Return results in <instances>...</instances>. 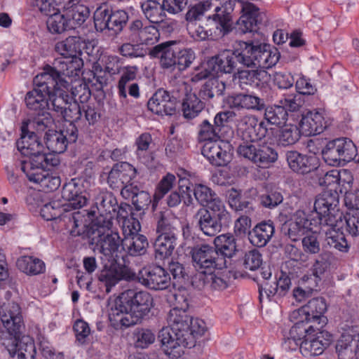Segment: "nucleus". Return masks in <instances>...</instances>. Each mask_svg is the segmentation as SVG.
<instances>
[{"mask_svg": "<svg viewBox=\"0 0 359 359\" xmlns=\"http://www.w3.org/2000/svg\"><path fill=\"white\" fill-rule=\"evenodd\" d=\"M280 54L269 44L253 41H236L232 50H224L208 59V66L215 73L231 74L244 67L271 68Z\"/></svg>", "mask_w": 359, "mask_h": 359, "instance_id": "nucleus-1", "label": "nucleus"}, {"mask_svg": "<svg viewBox=\"0 0 359 359\" xmlns=\"http://www.w3.org/2000/svg\"><path fill=\"white\" fill-rule=\"evenodd\" d=\"M169 327L162 328L158 335L164 353L172 359L184 353V348H191L196 339L204 334L205 323L193 319L187 310L172 309L167 318Z\"/></svg>", "mask_w": 359, "mask_h": 359, "instance_id": "nucleus-2", "label": "nucleus"}, {"mask_svg": "<svg viewBox=\"0 0 359 359\" xmlns=\"http://www.w3.org/2000/svg\"><path fill=\"white\" fill-rule=\"evenodd\" d=\"M152 306L153 297L148 292L127 290L115 299L109 319L116 329L128 327L140 323Z\"/></svg>", "mask_w": 359, "mask_h": 359, "instance_id": "nucleus-3", "label": "nucleus"}, {"mask_svg": "<svg viewBox=\"0 0 359 359\" xmlns=\"http://www.w3.org/2000/svg\"><path fill=\"white\" fill-rule=\"evenodd\" d=\"M111 228L104 224H91L86 234L89 245L97 248L108 261H116L118 253L123 249V239Z\"/></svg>", "mask_w": 359, "mask_h": 359, "instance_id": "nucleus-4", "label": "nucleus"}, {"mask_svg": "<svg viewBox=\"0 0 359 359\" xmlns=\"http://www.w3.org/2000/svg\"><path fill=\"white\" fill-rule=\"evenodd\" d=\"M231 222L230 214L225 210L217 208V212H212L206 208H200L192 217V224L196 228L208 236H215L223 226Z\"/></svg>", "mask_w": 359, "mask_h": 359, "instance_id": "nucleus-5", "label": "nucleus"}, {"mask_svg": "<svg viewBox=\"0 0 359 359\" xmlns=\"http://www.w3.org/2000/svg\"><path fill=\"white\" fill-rule=\"evenodd\" d=\"M192 262L197 273H207L227 267L226 259L214 246L202 244L191 248Z\"/></svg>", "mask_w": 359, "mask_h": 359, "instance_id": "nucleus-6", "label": "nucleus"}, {"mask_svg": "<svg viewBox=\"0 0 359 359\" xmlns=\"http://www.w3.org/2000/svg\"><path fill=\"white\" fill-rule=\"evenodd\" d=\"M323 158L330 165H339L341 162H349L357 154L356 147L348 138L341 137L330 141L321 150Z\"/></svg>", "mask_w": 359, "mask_h": 359, "instance_id": "nucleus-7", "label": "nucleus"}, {"mask_svg": "<svg viewBox=\"0 0 359 359\" xmlns=\"http://www.w3.org/2000/svg\"><path fill=\"white\" fill-rule=\"evenodd\" d=\"M34 88L27 92L25 103L28 109L35 111H46L50 107L48 96L54 89L53 79L37 74L33 79Z\"/></svg>", "mask_w": 359, "mask_h": 359, "instance_id": "nucleus-8", "label": "nucleus"}, {"mask_svg": "<svg viewBox=\"0 0 359 359\" xmlns=\"http://www.w3.org/2000/svg\"><path fill=\"white\" fill-rule=\"evenodd\" d=\"M238 154L260 168H269L278 159V152L271 144L266 143L240 144Z\"/></svg>", "mask_w": 359, "mask_h": 359, "instance_id": "nucleus-9", "label": "nucleus"}, {"mask_svg": "<svg viewBox=\"0 0 359 359\" xmlns=\"http://www.w3.org/2000/svg\"><path fill=\"white\" fill-rule=\"evenodd\" d=\"M327 303L323 297L313 298L306 304L292 313L293 318H303L307 323L320 330L327 323V318L324 313L327 311Z\"/></svg>", "mask_w": 359, "mask_h": 359, "instance_id": "nucleus-10", "label": "nucleus"}, {"mask_svg": "<svg viewBox=\"0 0 359 359\" xmlns=\"http://www.w3.org/2000/svg\"><path fill=\"white\" fill-rule=\"evenodd\" d=\"M234 6L233 0H209V11L213 9L214 13L208 15V20H212L222 36L231 31V13Z\"/></svg>", "mask_w": 359, "mask_h": 359, "instance_id": "nucleus-11", "label": "nucleus"}, {"mask_svg": "<svg viewBox=\"0 0 359 359\" xmlns=\"http://www.w3.org/2000/svg\"><path fill=\"white\" fill-rule=\"evenodd\" d=\"M237 130L240 134L243 142L257 144L264 138L268 133L266 123L259 121L255 115H245L242 116L237 122Z\"/></svg>", "mask_w": 359, "mask_h": 359, "instance_id": "nucleus-12", "label": "nucleus"}, {"mask_svg": "<svg viewBox=\"0 0 359 359\" xmlns=\"http://www.w3.org/2000/svg\"><path fill=\"white\" fill-rule=\"evenodd\" d=\"M135 280L144 287L154 290H163L171 284L170 273L160 266L143 267L136 274Z\"/></svg>", "mask_w": 359, "mask_h": 359, "instance_id": "nucleus-13", "label": "nucleus"}, {"mask_svg": "<svg viewBox=\"0 0 359 359\" xmlns=\"http://www.w3.org/2000/svg\"><path fill=\"white\" fill-rule=\"evenodd\" d=\"M135 278L136 273L135 272L128 268L117 264L116 260H110L108 261L107 264H104L103 269L98 275V280L105 287L107 293L110 292L111 288L120 280L123 279L134 280Z\"/></svg>", "mask_w": 359, "mask_h": 359, "instance_id": "nucleus-14", "label": "nucleus"}, {"mask_svg": "<svg viewBox=\"0 0 359 359\" xmlns=\"http://www.w3.org/2000/svg\"><path fill=\"white\" fill-rule=\"evenodd\" d=\"M231 146L229 140L222 139L205 142L202 154L215 166H224L230 162Z\"/></svg>", "mask_w": 359, "mask_h": 359, "instance_id": "nucleus-15", "label": "nucleus"}, {"mask_svg": "<svg viewBox=\"0 0 359 359\" xmlns=\"http://www.w3.org/2000/svg\"><path fill=\"white\" fill-rule=\"evenodd\" d=\"M0 319L4 327L10 333H22L25 325L20 306L13 302L4 303L0 307Z\"/></svg>", "mask_w": 359, "mask_h": 359, "instance_id": "nucleus-16", "label": "nucleus"}, {"mask_svg": "<svg viewBox=\"0 0 359 359\" xmlns=\"http://www.w3.org/2000/svg\"><path fill=\"white\" fill-rule=\"evenodd\" d=\"M96 205L100 215L92 224H104L105 226H112V219L117 215L119 205L116 197L111 193H103L96 198Z\"/></svg>", "mask_w": 359, "mask_h": 359, "instance_id": "nucleus-17", "label": "nucleus"}, {"mask_svg": "<svg viewBox=\"0 0 359 359\" xmlns=\"http://www.w3.org/2000/svg\"><path fill=\"white\" fill-rule=\"evenodd\" d=\"M128 31L129 40L141 46L152 45L157 42L160 37L159 32L155 26H144L140 20L132 21L128 25Z\"/></svg>", "mask_w": 359, "mask_h": 359, "instance_id": "nucleus-18", "label": "nucleus"}, {"mask_svg": "<svg viewBox=\"0 0 359 359\" xmlns=\"http://www.w3.org/2000/svg\"><path fill=\"white\" fill-rule=\"evenodd\" d=\"M137 169L127 162L114 165L107 177V183L112 189H123L137 175Z\"/></svg>", "mask_w": 359, "mask_h": 359, "instance_id": "nucleus-19", "label": "nucleus"}, {"mask_svg": "<svg viewBox=\"0 0 359 359\" xmlns=\"http://www.w3.org/2000/svg\"><path fill=\"white\" fill-rule=\"evenodd\" d=\"M179 43L176 41H168L161 43L149 50L151 57L158 58L162 69H172L175 67L176 56Z\"/></svg>", "mask_w": 359, "mask_h": 359, "instance_id": "nucleus-20", "label": "nucleus"}, {"mask_svg": "<svg viewBox=\"0 0 359 359\" xmlns=\"http://www.w3.org/2000/svg\"><path fill=\"white\" fill-rule=\"evenodd\" d=\"M177 99L162 88L156 91L147 102L149 110L153 113L163 116L173 114L177 108Z\"/></svg>", "mask_w": 359, "mask_h": 359, "instance_id": "nucleus-21", "label": "nucleus"}, {"mask_svg": "<svg viewBox=\"0 0 359 359\" xmlns=\"http://www.w3.org/2000/svg\"><path fill=\"white\" fill-rule=\"evenodd\" d=\"M331 341L332 335L328 332L323 329L316 330L301 342L300 350L311 355H318L323 353Z\"/></svg>", "mask_w": 359, "mask_h": 359, "instance_id": "nucleus-22", "label": "nucleus"}, {"mask_svg": "<svg viewBox=\"0 0 359 359\" xmlns=\"http://www.w3.org/2000/svg\"><path fill=\"white\" fill-rule=\"evenodd\" d=\"M243 14L237 21V26L241 33L257 32L264 15L259 9L251 3L243 5Z\"/></svg>", "mask_w": 359, "mask_h": 359, "instance_id": "nucleus-23", "label": "nucleus"}, {"mask_svg": "<svg viewBox=\"0 0 359 359\" xmlns=\"http://www.w3.org/2000/svg\"><path fill=\"white\" fill-rule=\"evenodd\" d=\"M285 156L289 167L297 173L306 175L318 168L316 156L302 154L297 151H288Z\"/></svg>", "mask_w": 359, "mask_h": 359, "instance_id": "nucleus-24", "label": "nucleus"}, {"mask_svg": "<svg viewBox=\"0 0 359 359\" xmlns=\"http://www.w3.org/2000/svg\"><path fill=\"white\" fill-rule=\"evenodd\" d=\"M227 103L231 109L261 111L265 108L264 100L253 93H237L229 96Z\"/></svg>", "mask_w": 359, "mask_h": 359, "instance_id": "nucleus-25", "label": "nucleus"}, {"mask_svg": "<svg viewBox=\"0 0 359 359\" xmlns=\"http://www.w3.org/2000/svg\"><path fill=\"white\" fill-rule=\"evenodd\" d=\"M39 75L46 76L49 77V79H53L54 88L62 86L63 88L67 89L69 82L65 79L67 75H69L67 57L62 56V57L55 59L53 66L46 65L43 68V72L39 74Z\"/></svg>", "mask_w": 359, "mask_h": 359, "instance_id": "nucleus-26", "label": "nucleus"}, {"mask_svg": "<svg viewBox=\"0 0 359 359\" xmlns=\"http://www.w3.org/2000/svg\"><path fill=\"white\" fill-rule=\"evenodd\" d=\"M61 194L63 200L67 202L63 205L64 210L66 211L69 210L70 208L79 209L83 207L87 202L86 196L82 195L81 188L76 182L75 179L65 184Z\"/></svg>", "mask_w": 359, "mask_h": 359, "instance_id": "nucleus-27", "label": "nucleus"}, {"mask_svg": "<svg viewBox=\"0 0 359 359\" xmlns=\"http://www.w3.org/2000/svg\"><path fill=\"white\" fill-rule=\"evenodd\" d=\"M275 233L274 224L271 220L262 221L257 224L248 232L250 243L256 247L262 248L267 245Z\"/></svg>", "mask_w": 359, "mask_h": 359, "instance_id": "nucleus-28", "label": "nucleus"}, {"mask_svg": "<svg viewBox=\"0 0 359 359\" xmlns=\"http://www.w3.org/2000/svg\"><path fill=\"white\" fill-rule=\"evenodd\" d=\"M214 271L207 273H196L192 278V285L198 290H224L227 288L228 282L215 274Z\"/></svg>", "mask_w": 359, "mask_h": 359, "instance_id": "nucleus-29", "label": "nucleus"}, {"mask_svg": "<svg viewBox=\"0 0 359 359\" xmlns=\"http://www.w3.org/2000/svg\"><path fill=\"white\" fill-rule=\"evenodd\" d=\"M299 126L303 135L311 136L320 134L326 128V121L323 115L318 111H309L303 115Z\"/></svg>", "mask_w": 359, "mask_h": 359, "instance_id": "nucleus-30", "label": "nucleus"}, {"mask_svg": "<svg viewBox=\"0 0 359 359\" xmlns=\"http://www.w3.org/2000/svg\"><path fill=\"white\" fill-rule=\"evenodd\" d=\"M256 69L248 70L238 69L235 78L238 79L241 84L259 87L267 83L270 79V74L262 67H255Z\"/></svg>", "mask_w": 359, "mask_h": 359, "instance_id": "nucleus-31", "label": "nucleus"}, {"mask_svg": "<svg viewBox=\"0 0 359 359\" xmlns=\"http://www.w3.org/2000/svg\"><path fill=\"white\" fill-rule=\"evenodd\" d=\"M16 144L18 151L26 156L43 150V146L39 142L38 136L34 132L29 133L27 130L25 126L22 127V135Z\"/></svg>", "mask_w": 359, "mask_h": 359, "instance_id": "nucleus-32", "label": "nucleus"}, {"mask_svg": "<svg viewBox=\"0 0 359 359\" xmlns=\"http://www.w3.org/2000/svg\"><path fill=\"white\" fill-rule=\"evenodd\" d=\"M330 254L327 252L320 253L314 260L309 269L311 274L304 275L301 280L303 283L312 281L318 283L322 280L325 272L330 265Z\"/></svg>", "mask_w": 359, "mask_h": 359, "instance_id": "nucleus-33", "label": "nucleus"}, {"mask_svg": "<svg viewBox=\"0 0 359 359\" xmlns=\"http://www.w3.org/2000/svg\"><path fill=\"white\" fill-rule=\"evenodd\" d=\"M226 89L225 82L217 77H212L208 79L200 88L198 95L205 102L222 96Z\"/></svg>", "mask_w": 359, "mask_h": 359, "instance_id": "nucleus-34", "label": "nucleus"}, {"mask_svg": "<svg viewBox=\"0 0 359 359\" xmlns=\"http://www.w3.org/2000/svg\"><path fill=\"white\" fill-rule=\"evenodd\" d=\"M130 233L123 238V249L133 257L146 254L149 243L145 236L130 231Z\"/></svg>", "mask_w": 359, "mask_h": 359, "instance_id": "nucleus-35", "label": "nucleus"}, {"mask_svg": "<svg viewBox=\"0 0 359 359\" xmlns=\"http://www.w3.org/2000/svg\"><path fill=\"white\" fill-rule=\"evenodd\" d=\"M84 47V41L80 36H72L56 43L55 50L65 57H75L81 54Z\"/></svg>", "mask_w": 359, "mask_h": 359, "instance_id": "nucleus-36", "label": "nucleus"}, {"mask_svg": "<svg viewBox=\"0 0 359 359\" xmlns=\"http://www.w3.org/2000/svg\"><path fill=\"white\" fill-rule=\"evenodd\" d=\"M205 103L195 93H187L182 99L181 111L184 118L191 120L198 116L203 110Z\"/></svg>", "mask_w": 359, "mask_h": 359, "instance_id": "nucleus-37", "label": "nucleus"}, {"mask_svg": "<svg viewBox=\"0 0 359 359\" xmlns=\"http://www.w3.org/2000/svg\"><path fill=\"white\" fill-rule=\"evenodd\" d=\"M176 241L175 234H159L154 244L155 259L164 260L171 256L176 246Z\"/></svg>", "mask_w": 359, "mask_h": 359, "instance_id": "nucleus-38", "label": "nucleus"}, {"mask_svg": "<svg viewBox=\"0 0 359 359\" xmlns=\"http://www.w3.org/2000/svg\"><path fill=\"white\" fill-rule=\"evenodd\" d=\"M310 221L304 217H298L294 221H289L285 222L281 229L283 233L292 241L299 240L305 235L308 229H312L310 226Z\"/></svg>", "mask_w": 359, "mask_h": 359, "instance_id": "nucleus-39", "label": "nucleus"}, {"mask_svg": "<svg viewBox=\"0 0 359 359\" xmlns=\"http://www.w3.org/2000/svg\"><path fill=\"white\" fill-rule=\"evenodd\" d=\"M344 215L338 208L330 209V211L318 216L317 219H311L310 224L316 226L318 224L324 226H330L332 231L339 229L342 227Z\"/></svg>", "mask_w": 359, "mask_h": 359, "instance_id": "nucleus-40", "label": "nucleus"}, {"mask_svg": "<svg viewBox=\"0 0 359 359\" xmlns=\"http://www.w3.org/2000/svg\"><path fill=\"white\" fill-rule=\"evenodd\" d=\"M339 204V196L337 191L325 190L316 196L314 202V210L317 215L325 214L330 209L337 208Z\"/></svg>", "mask_w": 359, "mask_h": 359, "instance_id": "nucleus-41", "label": "nucleus"}, {"mask_svg": "<svg viewBox=\"0 0 359 359\" xmlns=\"http://www.w3.org/2000/svg\"><path fill=\"white\" fill-rule=\"evenodd\" d=\"M93 18L95 27L97 31L112 30L116 34V27L111 8L107 6H100L95 10Z\"/></svg>", "mask_w": 359, "mask_h": 359, "instance_id": "nucleus-42", "label": "nucleus"}, {"mask_svg": "<svg viewBox=\"0 0 359 359\" xmlns=\"http://www.w3.org/2000/svg\"><path fill=\"white\" fill-rule=\"evenodd\" d=\"M151 143L152 138L149 133L142 134L135 141L137 158L147 166H151L154 159L153 152L150 149Z\"/></svg>", "mask_w": 359, "mask_h": 359, "instance_id": "nucleus-43", "label": "nucleus"}, {"mask_svg": "<svg viewBox=\"0 0 359 359\" xmlns=\"http://www.w3.org/2000/svg\"><path fill=\"white\" fill-rule=\"evenodd\" d=\"M122 195L126 198L130 197L133 204L137 210L147 209L151 203L149 194L140 191L137 186H126L122 189Z\"/></svg>", "mask_w": 359, "mask_h": 359, "instance_id": "nucleus-44", "label": "nucleus"}, {"mask_svg": "<svg viewBox=\"0 0 359 359\" xmlns=\"http://www.w3.org/2000/svg\"><path fill=\"white\" fill-rule=\"evenodd\" d=\"M141 8L145 18L151 23H160L166 18L163 4L157 1L147 0L141 4Z\"/></svg>", "mask_w": 359, "mask_h": 359, "instance_id": "nucleus-45", "label": "nucleus"}, {"mask_svg": "<svg viewBox=\"0 0 359 359\" xmlns=\"http://www.w3.org/2000/svg\"><path fill=\"white\" fill-rule=\"evenodd\" d=\"M316 330L314 325L307 323L303 318H300L290 330L287 341L290 344L293 341L297 346L300 347L301 342L307 338L311 332H315Z\"/></svg>", "mask_w": 359, "mask_h": 359, "instance_id": "nucleus-46", "label": "nucleus"}, {"mask_svg": "<svg viewBox=\"0 0 359 359\" xmlns=\"http://www.w3.org/2000/svg\"><path fill=\"white\" fill-rule=\"evenodd\" d=\"M62 88L63 86H55L53 90H50V95L48 96L50 107L47 108V110L51 109L62 114L63 110H65L67 105L72 100L67 93L61 89Z\"/></svg>", "mask_w": 359, "mask_h": 359, "instance_id": "nucleus-47", "label": "nucleus"}, {"mask_svg": "<svg viewBox=\"0 0 359 359\" xmlns=\"http://www.w3.org/2000/svg\"><path fill=\"white\" fill-rule=\"evenodd\" d=\"M62 12L66 14V18L71 29H75L76 27L81 26L90 15L89 8L80 4L71 8H67V9Z\"/></svg>", "mask_w": 359, "mask_h": 359, "instance_id": "nucleus-48", "label": "nucleus"}, {"mask_svg": "<svg viewBox=\"0 0 359 359\" xmlns=\"http://www.w3.org/2000/svg\"><path fill=\"white\" fill-rule=\"evenodd\" d=\"M18 268L25 273L35 276L45 271V264L39 258L32 256H22L16 262Z\"/></svg>", "mask_w": 359, "mask_h": 359, "instance_id": "nucleus-49", "label": "nucleus"}, {"mask_svg": "<svg viewBox=\"0 0 359 359\" xmlns=\"http://www.w3.org/2000/svg\"><path fill=\"white\" fill-rule=\"evenodd\" d=\"M44 140L47 148L52 153H63L68 144L62 133L54 130L46 131Z\"/></svg>", "mask_w": 359, "mask_h": 359, "instance_id": "nucleus-50", "label": "nucleus"}, {"mask_svg": "<svg viewBox=\"0 0 359 359\" xmlns=\"http://www.w3.org/2000/svg\"><path fill=\"white\" fill-rule=\"evenodd\" d=\"M177 183L176 177L171 173H167L159 181L156 186L154 194V201L152 203V210L154 211L159 201H161L166 194H168Z\"/></svg>", "mask_w": 359, "mask_h": 359, "instance_id": "nucleus-51", "label": "nucleus"}, {"mask_svg": "<svg viewBox=\"0 0 359 359\" xmlns=\"http://www.w3.org/2000/svg\"><path fill=\"white\" fill-rule=\"evenodd\" d=\"M193 192L196 200L202 206L201 208H205L210 203H214L217 208H219V205H217V202L220 203L219 201L216 197L215 193L208 187L202 184H196L194 187Z\"/></svg>", "mask_w": 359, "mask_h": 359, "instance_id": "nucleus-52", "label": "nucleus"}, {"mask_svg": "<svg viewBox=\"0 0 359 359\" xmlns=\"http://www.w3.org/2000/svg\"><path fill=\"white\" fill-rule=\"evenodd\" d=\"M215 248L219 251L226 259V257H231L236 251L235 238L230 234H222L217 236L215 240Z\"/></svg>", "mask_w": 359, "mask_h": 359, "instance_id": "nucleus-53", "label": "nucleus"}, {"mask_svg": "<svg viewBox=\"0 0 359 359\" xmlns=\"http://www.w3.org/2000/svg\"><path fill=\"white\" fill-rule=\"evenodd\" d=\"M264 109V118L268 123L276 126H280L285 123L288 117V113L287 112V109H285V107L282 106L281 104L268 107L265 106Z\"/></svg>", "mask_w": 359, "mask_h": 359, "instance_id": "nucleus-54", "label": "nucleus"}, {"mask_svg": "<svg viewBox=\"0 0 359 359\" xmlns=\"http://www.w3.org/2000/svg\"><path fill=\"white\" fill-rule=\"evenodd\" d=\"M235 115L232 111H224L217 113L214 118L213 124L218 129L220 135H222L224 139L229 140L233 136V131L229 126L228 123Z\"/></svg>", "mask_w": 359, "mask_h": 359, "instance_id": "nucleus-55", "label": "nucleus"}, {"mask_svg": "<svg viewBox=\"0 0 359 359\" xmlns=\"http://www.w3.org/2000/svg\"><path fill=\"white\" fill-rule=\"evenodd\" d=\"M302 135L300 126L294 124L285 126L278 135V144L283 147L292 145L296 143Z\"/></svg>", "mask_w": 359, "mask_h": 359, "instance_id": "nucleus-56", "label": "nucleus"}, {"mask_svg": "<svg viewBox=\"0 0 359 359\" xmlns=\"http://www.w3.org/2000/svg\"><path fill=\"white\" fill-rule=\"evenodd\" d=\"M216 126L208 120H203L198 125V140L200 142L219 140L223 138Z\"/></svg>", "mask_w": 359, "mask_h": 359, "instance_id": "nucleus-57", "label": "nucleus"}, {"mask_svg": "<svg viewBox=\"0 0 359 359\" xmlns=\"http://www.w3.org/2000/svg\"><path fill=\"white\" fill-rule=\"evenodd\" d=\"M353 341L351 334L341 335L336 344V351L339 359H351L355 355Z\"/></svg>", "mask_w": 359, "mask_h": 359, "instance_id": "nucleus-58", "label": "nucleus"}, {"mask_svg": "<svg viewBox=\"0 0 359 359\" xmlns=\"http://www.w3.org/2000/svg\"><path fill=\"white\" fill-rule=\"evenodd\" d=\"M137 73L138 68L136 66H127L123 68L118 83V95L121 97H127V86L136 79Z\"/></svg>", "mask_w": 359, "mask_h": 359, "instance_id": "nucleus-59", "label": "nucleus"}, {"mask_svg": "<svg viewBox=\"0 0 359 359\" xmlns=\"http://www.w3.org/2000/svg\"><path fill=\"white\" fill-rule=\"evenodd\" d=\"M18 359H34L36 347L34 340L27 335H22L17 346Z\"/></svg>", "mask_w": 359, "mask_h": 359, "instance_id": "nucleus-60", "label": "nucleus"}, {"mask_svg": "<svg viewBox=\"0 0 359 359\" xmlns=\"http://www.w3.org/2000/svg\"><path fill=\"white\" fill-rule=\"evenodd\" d=\"M72 100L74 102H79L82 105L86 104L90 99L91 92L88 85L83 81H76L71 88Z\"/></svg>", "mask_w": 359, "mask_h": 359, "instance_id": "nucleus-61", "label": "nucleus"}, {"mask_svg": "<svg viewBox=\"0 0 359 359\" xmlns=\"http://www.w3.org/2000/svg\"><path fill=\"white\" fill-rule=\"evenodd\" d=\"M118 51L123 57L134 59L144 58L149 52L140 43H124L118 47Z\"/></svg>", "mask_w": 359, "mask_h": 359, "instance_id": "nucleus-62", "label": "nucleus"}, {"mask_svg": "<svg viewBox=\"0 0 359 359\" xmlns=\"http://www.w3.org/2000/svg\"><path fill=\"white\" fill-rule=\"evenodd\" d=\"M46 24L48 29L53 34H61L65 30L72 29L64 12L62 13L58 12L49 17Z\"/></svg>", "mask_w": 359, "mask_h": 359, "instance_id": "nucleus-63", "label": "nucleus"}, {"mask_svg": "<svg viewBox=\"0 0 359 359\" xmlns=\"http://www.w3.org/2000/svg\"><path fill=\"white\" fill-rule=\"evenodd\" d=\"M30 124L34 129L40 133L45 131L46 129L50 130L54 124V121L46 110L38 112L30 121Z\"/></svg>", "mask_w": 359, "mask_h": 359, "instance_id": "nucleus-64", "label": "nucleus"}]
</instances>
